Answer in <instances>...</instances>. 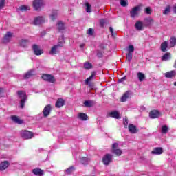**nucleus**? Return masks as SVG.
<instances>
[{
  "instance_id": "nucleus-47",
  "label": "nucleus",
  "mask_w": 176,
  "mask_h": 176,
  "mask_svg": "<svg viewBox=\"0 0 176 176\" xmlns=\"http://www.w3.org/2000/svg\"><path fill=\"white\" fill-rule=\"evenodd\" d=\"M144 13H146V14H152V9H151V7H146L144 9Z\"/></svg>"
},
{
  "instance_id": "nucleus-55",
  "label": "nucleus",
  "mask_w": 176,
  "mask_h": 176,
  "mask_svg": "<svg viewBox=\"0 0 176 176\" xmlns=\"http://www.w3.org/2000/svg\"><path fill=\"white\" fill-rule=\"evenodd\" d=\"M2 93H3V88L0 87V98H2Z\"/></svg>"
},
{
  "instance_id": "nucleus-1",
  "label": "nucleus",
  "mask_w": 176,
  "mask_h": 176,
  "mask_svg": "<svg viewBox=\"0 0 176 176\" xmlns=\"http://www.w3.org/2000/svg\"><path fill=\"white\" fill-rule=\"evenodd\" d=\"M17 95L21 98L20 107L23 109L24 105H25V101H27V94L24 91H18Z\"/></svg>"
},
{
  "instance_id": "nucleus-46",
  "label": "nucleus",
  "mask_w": 176,
  "mask_h": 176,
  "mask_svg": "<svg viewBox=\"0 0 176 176\" xmlns=\"http://www.w3.org/2000/svg\"><path fill=\"white\" fill-rule=\"evenodd\" d=\"M50 18L52 20V21H54V20L57 19V11H54L51 14Z\"/></svg>"
},
{
  "instance_id": "nucleus-41",
  "label": "nucleus",
  "mask_w": 176,
  "mask_h": 176,
  "mask_svg": "<svg viewBox=\"0 0 176 176\" xmlns=\"http://www.w3.org/2000/svg\"><path fill=\"white\" fill-rule=\"evenodd\" d=\"M123 123L124 129H127V127H129V118H127V117L123 119Z\"/></svg>"
},
{
  "instance_id": "nucleus-54",
  "label": "nucleus",
  "mask_w": 176,
  "mask_h": 176,
  "mask_svg": "<svg viewBox=\"0 0 176 176\" xmlns=\"http://www.w3.org/2000/svg\"><path fill=\"white\" fill-rule=\"evenodd\" d=\"M127 79L126 76H124L122 78L119 79V82L120 83H122V82H124V80H126Z\"/></svg>"
},
{
  "instance_id": "nucleus-2",
  "label": "nucleus",
  "mask_w": 176,
  "mask_h": 176,
  "mask_svg": "<svg viewBox=\"0 0 176 176\" xmlns=\"http://www.w3.org/2000/svg\"><path fill=\"white\" fill-rule=\"evenodd\" d=\"M119 148V144L116 142L112 144L111 146V153H113V155H116V156H122V154L123 153V151H122V149L118 148Z\"/></svg>"
},
{
  "instance_id": "nucleus-37",
  "label": "nucleus",
  "mask_w": 176,
  "mask_h": 176,
  "mask_svg": "<svg viewBox=\"0 0 176 176\" xmlns=\"http://www.w3.org/2000/svg\"><path fill=\"white\" fill-rule=\"evenodd\" d=\"M84 105L85 107H87L88 108H91V107H93L94 103H93V101L91 100H86L84 102Z\"/></svg>"
},
{
  "instance_id": "nucleus-42",
  "label": "nucleus",
  "mask_w": 176,
  "mask_h": 176,
  "mask_svg": "<svg viewBox=\"0 0 176 176\" xmlns=\"http://www.w3.org/2000/svg\"><path fill=\"white\" fill-rule=\"evenodd\" d=\"M74 170H75V168L74 167V166H72L66 170V174H68V175L72 174V172H74Z\"/></svg>"
},
{
  "instance_id": "nucleus-45",
  "label": "nucleus",
  "mask_w": 176,
  "mask_h": 176,
  "mask_svg": "<svg viewBox=\"0 0 176 176\" xmlns=\"http://www.w3.org/2000/svg\"><path fill=\"white\" fill-rule=\"evenodd\" d=\"M170 43L171 47H174V46H175V45H176V38L171 37Z\"/></svg>"
},
{
  "instance_id": "nucleus-32",
  "label": "nucleus",
  "mask_w": 176,
  "mask_h": 176,
  "mask_svg": "<svg viewBox=\"0 0 176 176\" xmlns=\"http://www.w3.org/2000/svg\"><path fill=\"white\" fill-rule=\"evenodd\" d=\"M170 57H171V54L169 52H166L162 57V61H167V60H170Z\"/></svg>"
},
{
  "instance_id": "nucleus-52",
  "label": "nucleus",
  "mask_w": 176,
  "mask_h": 176,
  "mask_svg": "<svg viewBox=\"0 0 176 176\" xmlns=\"http://www.w3.org/2000/svg\"><path fill=\"white\" fill-rule=\"evenodd\" d=\"M93 34H94V29H92V28L88 29V34L93 35Z\"/></svg>"
},
{
  "instance_id": "nucleus-50",
  "label": "nucleus",
  "mask_w": 176,
  "mask_h": 176,
  "mask_svg": "<svg viewBox=\"0 0 176 176\" xmlns=\"http://www.w3.org/2000/svg\"><path fill=\"white\" fill-rule=\"evenodd\" d=\"M5 3H6V0H0V10L5 6Z\"/></svg>"
},
{
  "instance_id": "nucleus-8",
  "label": "nucleus",
  "mask_w": 176,
  "mask_h": 176,
  "mask_svg": "<svg viewBox=\"0 0 176 176\" xmlns=\"http://www.w3.org/2000/svg\"><path fill=\"white\" fill-rule=\"evenodd\" d=\"M14 36L13 33L11 32H7L3 38V43H9L10 42V39Z\"/></svg>"
},
{
  "instance_id": "nucleus-49",
  "label": "nucleus",
  "mask_w": 176,
  "mask_h": 176,
  "mask_svg": "<svg viewBox=\"0 0 176 176\" xmlns=\"http://www.w3.org/2000/svg\"><path fill=\"white\" fill-rule=\"evenodd\" d=\"M128 52H129V53H134V45H129L128 47Z\"/></svg>"
},
{
  "instance_id": "nucleus-6",
  "label": "nucleus",
  "mask_w": 176,
  "mask_h": 176,
  "mask_svg": "<svg viewBox=\"0 0 176 176\" xmlns=\"http://www.w3.org/2000/svg\"><path fill=\"white\" fill-rule=\"evenodd\" d=\"M112 157L113 156L111 154H106L102 159V162L104 166H109L110 163H112Z\"/></svg>"
},
{
  "instance_id": "nucleus-28",
  "label": "nucleus",
  "mask_w": 176,
  "mask_h": 176,
  "mask_svg": "<svg viewBox=\"0 0 176 176\" xmlns=\"http://www.w3.org/2000/svg\"><path fill=\"white\" fill-rule=\"evenodd\" d=\"M29 42L30 41L28 40L22 39L20 41L19 45L21 47H27V46H28Z\"/></svg>"
},
{
  "instance_id": "nucleus-57",
  "label": "nucleus",
  "mask_w": 176,
  "mask_h": 176,
  "mask_svg": "<svg viewBox=\"0 0 176 176\" xmlns=\"http://www.w3.org/2000/svg\"><path fill=\"white\" fill-rule=\"evenodd\" d=\"M80 49H83V47H85V44H83V43L80 44Z\"/></svg>"
},
{
  "instance_id": "nucleus-30",
  "label": "nucleus",
  "mask_w": 176,
  "mask_h": 176,
  "mask_svg": "<svg viewBox=\"0 0 176 176\" xmlns=\"http://www.w3.org/2000/svg\"><path fill=\"white\" fill-rule=\"evenodd\" d=\"M58 25V30L60 32L61 31H64V30H65V28L64 27V23H63V21H59L57 23Z\"/></svg>"
},
{
  "instance_id": "nucleus-4",
  "label": "nucleus",
  "mask_w": 176,
  "mask_h": 176,
  "mask_svg": "<svg viewBox=\"0 0 176 176\" xmlns=\"http://www.w3.org/2000/svg\"><path fill=\"white\" fill-rule=\"evenodd\" d=\"M41 79H43V80H45V82H49L50 83H54L57 80L56 78H54V76H53L52 74H42Z\"/></svg>"
},
{
  "instance_id": "nucleus-11",
  "label": "nucleus",
  "mask_w": 176,
  "mask_h": 176,
  "mask_svg": "<svg viewBox=\"0 0 176 176\" xmlns=\"http://www.w3.org/2000/svg\"><path fill=\"white\" fill-rule=\"evenodd\" d=\"M32 50L36 56H41L43 53V51L39 49V46L36 44L32 45Z\"/></svg>"
},
{
  "instance_id": "nucleus-23",
  "label": "nucleus",
  "mask_w": 176,
  "mask_h": 176,
  "mask_svg": "<svg viewBox=\"0 0 176 176\" xmlns=\"http://www.w3.org/2000/svg\"><path fill=\"white\" fill-rule=\"evenodd\" d=\"M176 75V72L175 70H171L170 72H167L166 73H165V78H174Z\"/></svg>"
},
{
  "instance_id": "nucleus-26",
  "label": "nucleus",
  "mask_w": 176,
  "mask_h": 176,
  "mask_svg": "<svg viewBox=\"0 0 176 176\" xmlns=\"http://www.w3.org/2000/svg\"><path fill=\"white\" fill-rule=\"evenodd\" d=\"M96 75H97L96 72H91V76L85 80L86 85H89V82H90V80H91V79H93L96 76Z\"/></svg>"
},
{
  "instance_id": "nucleus-3",
  "label": "nucleus",
  "mask_w": 176,
  "mask_h": 176,
  "mask_svg": "<svg viewBox=\"0 0 176 176\" xmlns=\"http://www.w3.org/2000/svg\"><path fill=\"white\" fill-rule=\"evenodd\" d=\"M43 5V0H34L32 3L33 8L36 12H41Z\"/></svg>"
},
{
  "instance_id": "nucleus-44",
  "label": "nucleus",
  "mask_w": 176,
  "mask_h": 176,
  "mask_svg": "<svg viewBox=\"0 0 176 176\" xmlns=\"http://www.w3.org/2000/svg\"><path fill=\"white\" fill-rule=\"evenodd\" d=\"M85 6H86V12L87 13H90L91 12V6L89 3H85Z\"/></svg>"
},
{
  "instance_id": "nucleus-18",
  "label": "nucleus",
  "mask_w": 176,
  "mask_h": 176,
  "mask_svg": "<svg viewBox=\"0 0 176 176\" xmlns=\"http://www.w3.org/2000/svg\"><path fill=\"white\" fill-rule=\"evenodd\" d=\"M65 105V101L63 98H58L55 104L56 108H61Z\"/></svg>"
},
{
  "instance_id": "nucleus-29",
  "label": "nucleus",
  "mask_w": 176,
  "mask_h": 176,
  "mask_svg": "<svg viewBox=\"0 0 176 176\" xmlns=\"http://www.w3.org/2000/svg\"><path fill=\"white\" fill-rule=\"evenodd\" d=\"M137 76L138 78V80H140V82H144V80L146 79V76L145 74H144V73L142 72H138L137 74Z\"/></svg>"
},
{
  "instance_id": "nucleus-36",
  "label": "nucleus",
  "mask_w": 176,
  "mask_h": 176,
  "mask_svg": "<svg viewBox=\"0 0 176 176\" xmlns=\"http://www.w3.org/2000/svg\"><path fill=\"white\" fill-rule=\"evenodd\" d=\"M96 56L98 58H102L104 57V52L97 50H96Z\"/></svg>"
},
{
  "instance_id": "nucleus-7",
  "label": "nucleus",
  "mask_w": 176,
  "mask_h": 176,
  "mask_svg": "<svg viewBox=\"0 0 176 176\" xmlns=\"http://www.w3.org/2000/svg\"><path fill=\"white\" fill-rule=\"evenodd\" d=\"M52 111H53V107L52 104L46 105L43 110V115L44 118H47L50 113H52Z\"/></svg>"
},
{
  "instance_id": "nucleus-48",
  "label": "nucleus",
  "mask_w": 176,
  "mask_h": 176,
  "mask_svg": "<svg viewBox=\"0 0 176 176\" xmlns=\"http://www.w3.org/2000/svg\"><path fill=\"white\" fill-rule=\"evenodd\" d=\"M120 3L121 6H123V8H126V6L129 5V3H127V1H125V0H120Z\"/></svg>"
},
{
  "instance_id": "nucleus-33",
  "label": "nucleus",
  "mask_w": 176,
  "mask_h": 176,
  "mask_svg": "<svg viewBox=\"0 0 176 176\" xmlns=\"http://www.w3.org/2000/svg\"><path fill=\"white\" fill-rule=\"evenodd\" d=\"M31 8L28 6L22 5L19 7V10L21 12H27V10H30Z\"/></svg>"
},
{
  "instance_id": "nucleus-34",
  "label": "nucleus",
  "mask_w": 176,
  "mask_h": 176,
  "mask_svg": "<svg viewBox=\"0 0 176 176\" xmlns=\"http://www.w3.org/2000/svg\"><path fill=\"white\" fill-rule=\"evenodd\" d=\"M84 68L85 69H91L93 65L90 62H85L84 63Z\"/></svg>"
},
{
  "instance_id": "nucleus-19",
  "label": "nucleus",
  "mask_w": 176,
  "mask_h": 176,
  "mask_svg": "<svg viewBox=\"0 0 176 176\" xmlns=\"http://www.w3.org/2000/svg\"><path fill=\"white\" fill-rule=\"evenodd\" d=\"M152 155H162L163 153V148L161 147H155L151 151Z\"/></svg>"
},
{
  "instance_id": "nucleus-43",
  "label": "nucleus",
  "mask_w": 176,
  "mask_h": 176,
  "mask_svg": "<svg viewBox=\"0 0 176 176\" xmlns=\"http://www.w3.org/2000/svg\"><path fill=\"white\" fill-rule=\"evenodd\" d=\"M162 134H166V133H168V127L167 126V125L162 126Z\"/></svg>"
},
{
  "instance_id": "nucleus-53",
  "label": "nucleus",
  "mask_w": 176,
  "mask_h": 176,
  "mask_svg": "<svg viewBox=\"0 0 176 176\" xmlns=\"http://www.w3.org/2000/svg\"><path fill=\"white\" fill-rule=\"evenodd\" d=\"M105 19H101L100 20V27L104 28V26L105 25Z\"/></svg>"
},
{
  "instance_id": "nucleus-31",
  "label": "nucleus",
  "mask_w": 176,
  "mask_h": 176,
  "mask_svg": "<svg viewBox=\"0 0 176 176\" xmlns=\"http://www.w3.org/2000/svg\"><path fill=\"white\" fill-rule=\"evenodd\" d=\"M144 23L146 24V25H151V24H153V23H155V21H153V19L148 17V18H146L144 19Z\"/></svg>"
},
{
  "instance_id": "nucleus-15",
  "label": "nucleus",
  "mask_w": 176,
  "mask_h": 176,
  "mask_svg": "<svg viewBox=\"0 0 176 176\" xmlns=\"http://www.w3.org/2000/svg\"><path fill=\"white\" fill-rule=\"evenodd\" d=\"M128 129L129 130V133H131V134H137V133H138V129H137V126L133 124H129L128 126Z\"/></svg>"
},
{
  "instance_id": "nucleus-51",
  "label": "nucleus",
  "mask_w": 176,
  "mask_h": 176,
  "mask_svg": "<svg viewBox=\"0 0 176 176\" xmlns=\"http://www.w3.org/2000/svg\"><path fill=\"white\" fill-rule=\"evenodd\" d=\"M109 30L112 36H116V32H113V28L112 27H109Z\"/></svg>"
},
{
  "instance_id": "nucleus-14",
  "label": "nucleus",
  "mask_w": 176,
  "mask_h": 176,
  "mask_svg": "<svg viewBox=\"0 0 176 176\" xmlns=\"http://www.w3.org/2000/svg\"><path fill=\"white\" fill-rule=\"evenodd\" d=\"M64 45H65V40H64V34H62L61 36L58 38V44L56 45L58 47H63Z\"/></svg>"
},
{
  "instance_id": "nucleus-13",
  "label": "nucleus",
  "mask_w": 176,
  "mask_h": 176,
  "mask_svg": "<svg viewBox=\"0 0 176 176\" xmlns=\"http://www.w3.org/2000/svg\"><path fill=\"white\" fill-rule=\"evenodd\" d=\"M11 119L14 123H16L17 124H23L24 123V120L20 119V117L17 116H11Z\"/></svg>"
},
{
  "instance_id": "nucleus-10",
  "label": "nucleus",
  "mask_w": 176,
  "mask_h": 176,
  "mask_svg": "<svg viewBox=\"0 0 176 176\" xmlns=\"http://www.w3.org/2000/svg\"><path fill=\"white\" fill-rule=\"evenodd\" d=\"M34 25H41L45 23V17L42 16H36L34 19Z\"/></svg>"
},
{
  "instance_id": "nucleus-25",
  "label": "nucleus",
  "mask_w": 176,
  "mask_h": 176,
  "mask_svg": "<svg viewBox=\"0 0 176 176\" xmlns=\"http://www.w3.org/2000/svg\"><path fill=\"white\" fill-rule=\"evenodd\" d=\"M168 47V43L167 41H164L160 46L161 52H166Z\"/></svg>"
},
{
  "instance_id": "nucleus-21",
  "label": "nucleus",
  "mask_w": 176,
  "mask_h": 176,
  "mask_svg": "<svg viewBox=\"0 0 176 176\" xmlns=\"http://www.w3.org/2000/svg\"><path fill=\"white\" fill-rule=\"evenodd\" d=\"M110 118H114V119H120V114L118 111H114L109 113Z\"/></svg>"
},
{
  "instance_id": "nucleus-20",
  "label": "nucleus",
  "mask_w": 176,
  "mask_h": 176,
  "mask_svg": "<svg viewBox=\"0 0 176 176\" xmlns=\"http://www.w3.org/2000/svg\"><path fill=\"white\" fill-rule=\"evenodd\" d=\"M135 28L136 30H138V31H142V30H144V25L143 23L141 22V21H138L135 23Z\"/></svg>"
},
{
  "instance_id": "nucleus-17",
  "label": "nucleus",
  "mask_w": 176,
  "mask_h": 176,
  "mask_svg": "<svg viewBox=\"0 0 176 176\" xmlns=\"http://www.w3.org/2000/svg\"><path fill=\"white\" fill-rule=\"evenodd\" d=\"M149 116L151 119H156L160 116V112L157 110H153L149 113Z\"/></svg>"
},
{
  "instance_id": "nucleus-56",
  "label": "nucleus",
  "mask_w": 176,
  "mask_h": 176,
  "mask_svg": "<svg viewBox=\"0 0 176 176\" xmlns=\"http://www.w3.org/2000/svg\"><path fill=\"white\" fill-rule=\"evenodd\" d=\"M99 47H100V49H105V45H104V44H100V45H99Z\"/></svg>"
},
{
  "instance_id": "nucleus-39",
  "label": "nucleus",
  "mask_w": 176,
  "mask_h": 176,
  "mask_svg": "<svg viewBox=\"0 0 176 176\" xmlns=\"http://www.w3.org/2000/svg\"><path fill=\"white\" fill-rule=\"evenodd\" d=\"M89 162H90V160L87 157H82L80 159V163L82 164H88Z\"/></svg>"
},
{
  "instance_id": "nucleus-38",
  "label": "nucleus",
  "mask_w": 176,
  "mask_h": 176,
  "mask_svg": "<svg viewBox=\"0 0 176 176\" xmlns=\"http://www.w3.org/2000/svg\"><path fill=\"white\" fill-rule=\"evenodd\" d=\"M171 12V7L170 6H167L165 8V10L163 12V14L167 15L168 13Z\"/></svg>"
},
{
  "instance_id": "nucleus-12",
  "label": "nucleus",
  "mask_w": 176,
  "mask_h": 176,
  "mask_svg": "<svg viewBox=\"0 0 176 176\" xmlns=\"http://www.w3.org/2000/svg\"><path fill=\"white\" fill-rule=\"evenodd\" d=\"M10 166L9 161H3L0 163V171H5Z\"/></svg>"
},
{
  "instance_id": "nucleus-40",
  "label": "nucleus",
  "mask_w": 176,
  "mask_h": 176,
  "mask_svg": "<svg viewBox=\"0 0 176 176\" xmlns=\"http://www.w3.org/2000/svg\"><path fill=\"white\" fill-rule=\"evenodd\" d=\"M131 60H133V53L129 52L128 54H126V61L128 63H130Z\"/></svg>"
},
{
  "instance_id": "nucleus-16",
  "label": "nucleus",
  "mask_w": 176,
  "mask_h": 176,
  "mask_svg": "<svg viewBox=\"0 0 176 176\" xmlns=\"http://www.w3.org/2000/svg\"><path fill=\"white\" fill-rule=\"evenodd\" d=\"M32 173L34 174V175L37 176H43L45 175V172L43 170L39 168H36L32 170Z\"/></svg>"
},
{
  "instance_id": "nucleus-35",
  "label": "nucleus",
  "mask_w": 176,
  "mask_h": 176,
  "mask_svg": "<svg viewBox=\"0 0 176 176\" xmlns=\"http://www.w3.org/2000/svg\"><path fill=\"white\" fill-rule=\"evenodd\" d=\"M57 49L58 47L57 45H54L50 52V54H57Z\"/></svg>"
},
{
  "instance_id": "nucleus-22",
  "label": "nucleus",
  "mask_w": 176,
  "mask_h": 176,
  "mask_svg": "<svg viewBox=\"0 0 176 176\" xmlns=\"http://www.w3.org/2000/svg\"><path fill=\"white\" fill-rule=\"evenodd\" d=\"M130 97V91H128L125 92L123 96H122L120 101L121 102H126L127 101V99Z\"/></svg>"
},
{
  "instance_id": "nucleus-58",
  "label": "nucleus",
  "mask_w": 176,
  "mask_h": 176,
  "mask_svg": "<svg viewBox=\"0 0 176 176\" xmlns=\"http://www.w3.org/2000/svg\"><path fill=\"white\" fill-rule=\"evenodd\" d=\"M174 86H176V82H174Z\"/></svg>"
},
{
  "instance_id": "nucleus-9",
  "label": "nucleus",
  "mask_w": 176,
  "mask_h": 176,
  "mask_svg": "<svg viewBox=\"0 0 176 176\" xmlns=\"http://www.w3.org/2000/svg\"><path fill=\"white\" fill-rule=\"evenodd\" d=\"M141 10V7L135 6L130 11V16L132 19H134L136 16H138V12Z\"/></svg>"
},
{
  "instance_id": "nucleus-24",
  "label": "nucleus",
  "mask_w": 176,
  "mask_h": 176,
  "mask_svg": "<svg viewBox=\"0 0 176 176\" xmlns=\"http://www.w3.org/2000/svg\"><path fill=\"white\" fill-rule=\"evenodd\" d=\"M34 75H35V72L34 70H29L24 75V79H30V78H31V76H34Z\"/></svg>"
},
{
  "instance_id": "nucleus-5",
  "label": "nucleus",
  "mask_w": 176,
  "mask_h": 176,
  "mask_svg": "<svg viewBox=\"0 0 176 176\" xmlns=\"http://www.w3.org/2000/svg\"><path fill=\"white\" fill-rule=\"evenodd\" d=\"M34 135V133L28 130L21 131V137L24 138V140H31Z\"/></svg>"
},
{
  "instance_id": "nucleus-27",
  "label": "nucleus",
  "mask_w": 176,
  "mask_h": 176,
  "mask_svg": "<svg viewBox=\"0 0 176 176\" xmlns=\"http://www.w3.org/2000/svg\"><path fill=\"white\" fill-rule=\"evenodd\" d=\"M78 119L82 121H86L89 119V116H87L85 113H79Z\"/></svg>"
}]
</instances>
